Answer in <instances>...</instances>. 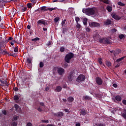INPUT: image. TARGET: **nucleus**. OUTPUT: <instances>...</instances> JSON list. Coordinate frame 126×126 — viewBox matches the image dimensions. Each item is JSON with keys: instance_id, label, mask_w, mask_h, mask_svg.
Segmentation results:
<instances>
[{"instance_id": "nucleus-1", "label": "nucleus", "mask_w": 126, "mask_h": 126, "mask_svg": "<svg viewBox=\"0 0 126 126\" xmlns=\"http://www.w3.org/2000/svg\"><path fill=\"white\" fill-rule=\"evenodd\" d=\"M83 13H85L87 15H94L95 14V8H88L83 9Z\"/></svg>"}, {"instance_id": "nucleus-2", "label": "nucleus", "mask_w": 126, "mask_h": 126, "mask_svg": "<svg viewBox=\"0 0 126 126\" xmlns=\"http://www.w3.org/2000/svg\"><path fill=\"white\" fill-rule=\"evenodd\" d=\"M74 57V54L72 52H69L66 54L64 57V62L67 63H70V60L73 59Z\"/></svg>"}, {"instance_id": "nucleus-3", "label": "nucleus", "mask_w": 126, "mask_h": 126, "mask_svg": "<svg viewBox=\"0 0 126 126\" xmlns=\"http://www.w3.org/2000/svg\"><path fill=\"white\" fill-rule=\"evenodd\" d=\"M99 42L102 44H106L107 45H111L112 44V40L106 37L100 38Z\"/></svg>"}, {"instance_id": "nucleus-4", "label": "nucleus", "mask_w": 126, "mask_h": 126, "mask_svg": "<svg viewBox=\"0 0 126 126\" xmlns=\"http://www.w3.org/2000/svg\"><path fill=\"white\" fill-rule=\"evenodd\" d=\"M47 24H48V23L47 22V21L45 19L39 20L36 23V25L37 26H41V25H42L43 26H46Z\"/></svg>"}, {"instance_id": "nucleus-5", "label": "nucleus", "mask_w": 126, "mask_h": 126, "mask_svg": "<svg viewBox=\"0 0 126 126\" xmlns=\"http://www.w3.org/2000/svg\"><path fill=\"white\" fill-rule=\"evenodd\" d=\"M85 76L83 74H80L76 80L77 82H82V81H84L86 79Z\"/></svg>"}, {"instance_id": "nucleus-6", "label": "nucleus", "mask_w": 126, "mask_h": 126, "mask_svg": "<svg viewBox=\"0 0 126 126\" xmlns=\"http://www.w3.org/2000/svg\"><path fill=\"white\" fill-rule=\"evenodd\" d=\"M94 41L96 42H98V41H100V39H101V36L99 35V33L97 32H95L94 34Z\"/></svg>"}, {"instance_id": "nucleus-7", "label": "nucleus", "mask_w": 126, "mask_h": 126, "mask_svg": "<svg viewBox=\"0 0 126 126\" xmlns=\"http://www.w3.org/2000/svg\"><path fill=\"white\" fill-rule=\"evenodd\" d=\"M112 99L117 103V102H121L122 101V97L120 95H116L115 97H113L112 98Z\"/></svg>"}, {"instance_id": "nucleus-8", "label": "nucleus", "mask_w": 126, "mask_h": 126, "mask_svg": "<svg viewBox=\"0 0 126 126\" xmlns=\"http://www.w3.org/2000/svg\"><path fill=\"white\" fill-rule=\"evenodd\" d=\"M32 59L30 58H28L27 59V63L29 68H31V67H32Z\"/></svg>"}, {"instance_id": "nucleus-9", "label": "nucleus", "mask_w": 126, "mask_h": 126, "mask_svg": "<svg viewBox=\"0 0 126 126\" xmlns=\"http://www.w3.org/2000/svg\"><path fill=\"white\" fill-rule=\"evenodd\" d=\"M95 82L98 85H102L103 84V80L99 77L95 78Z\"/></svg>"}, {"instance_id": "nucleus-10", "label": "nucleus", "mask_w": 126, "mask_h": 126, "mask_svg": "<svg viewBox=\"0 0 126 126\" xmlns=\"http://www.w3.org/2000/svg\"><path fill=\"white\" fill-rule=\"evenodd\" d=\"M57 72L59 75H63L64 74V69L62 67L58 68Z\"/></svg>"}, {"instance_id": "nucleus-11", "label": "nucleus", "mask_w": 126, "mask_h": 126, "mask_svg": "<svg viewBox=\"0 0 126 126\" xmlns=\"http://www.w3.org/2000/svg\"><path fill=\"white\" fill-rule=\"evenodd\" d=\"M121 53H122V50H121V49H116L114 50L113 52L114 58H116V56H118V55L121 54Z\"/></svg>"}, {"instance_id": "nucleus-12", "label": "nucleus", "mask_w": 126, "mask_h": 126, "mask_svg": "<svg viewBox=\"0 0 126 126\" xmlns=\"http://www.w3.org/2000/svg\"><path fill=\"white\" fill-rule=\"evenodd\" d=\"M111 16L112 18L115 19V20H120L121 19V17L119 16V15H117L116 13H113L111 14Z\"/></svg>"}, {"instance_id": "nucleus-13", "label": "nucleus", "mask_w": 126, "mask_h": 126, "mask_svg": "<svg viewBox=\"0 0 126 126\" xmlns=\"http://www.w3.org/2000/svg\"><path fill=\"white\" fill-rule=\"evenodd\" d=\"M90 25L91 27H99V26H100V24H99V23L93 22H92Z\"/></svg>"}, {"instance_id": "nucleus-14", "label": "nucleus", "mask_w": 126, "mask_h": 126, "mask_svg": "<svg viewBox=\"0 0 126 126\" xmlns=\"http://www.w3.org/2000/svg\"><path fill=\"white\" fill-rule=\"evenodd\" d=\"M80 116H85L86 115V110L84 109H80Z\"/></svg>"}, {"instance_id": "nucleus-15", "label": "nucleus", "mask_w": 126, "mask_h": 126, "mask_svg": "<svg viewBox=\"0 0 126 126\" xmlns=\"http://www.w3.org/2000/svg\"><path fill=\"white\" fill-rule=\"evenodd\" d=\"M55 115L58 118H61V117H63V112H59L56 113H55Z\"/></svg>"}, {"instance_id": "nucleus-16", "label": "nucleus", "mask_w": 126, "mask_h": 126, "mask_svg": "<svg viewBox=\"0 0 126 126\" xmlns=\"http://www.w3.org/2000/svg\"><path fill=\"white\" fill-rule=\"evenodd\" d=\"M14 107L17 111V112H21V108L19 107V105H18L17 104H14Z\"/></svg>"}, {"instance_id": "nucleus-17", "label": "nucleus", "mask_w": 126, "mask_h": 126, "mask_svg": "<svg viewBox=\"0 0 126 126\" xmlns=\"http://www.w3.org/2000/svg\"><path fill=\"white\" fill-rule=\"evenodd\" d=\"M63 88H62V87L58 86L56 87V89H55V91L56 92H61V91H62Z\"/></svg>"}, {"instance_id": "nucleus-18", "label": "nucleus", "mask_w": 126, "mask_h": 126, "mask_svg": "<svg viewBox=\"0 0 126 126\" xmlns=\"http://www.w3.org/2000/svg\"><path fill=\"white\" fill-rule=\"evenodd\" d=\"M67 100L69 103H72L74 101V98L72 96H69L67 98Z\"/></svg>"}, {"instance_id": "nucleus-19", "label": "nucleus", "mask_w": 126, "mask_h": 126, "mask_svg": "<svg viewBox=\"0 0 126 126\" xmlns=\"http://www.w3.org/2000/svg\"><path fill=\"white\" fill-rule=\"evenodd\" d=\"M106 10L108 12H111L113 10V7L111 6L107 5L106 7Z\"/></svg>"}, {"instance_id": "nucleus-20", "label": "nucleus", "mask_w": 126, "mask_h": 126, "mask_svg": "<svg viewBox=\"0 0 126 126\" xmlns=\"http://www.w3.org/2000/svg\"><path fill=\"white\" fill-rule=\"evenodd\" d=\"M104 24L105 25H111V24H112V21L107 20L104 22Z\"/></svg>"}, {"instance_id": "nucleus-21", "label": "nucleus", "mask_w": 126, "mask_h": 126, "mask_svg": "<svg viewBox=\"0 0 126 126\" xmlns=\"http://www.w3.org/2000/svg\"><path fill=\"white\" fill-rule=\"evenodd\" d=\"M119 38L120 40H123V39H125L126 38V34H121L119 35Z\"/></svg>"}, {"instance_id": "nucleus-22", "label": "nucleus", "mask_w": 126, "mask_h": 126, "mask_svg": "<svg viewBox=\"0 0 126 126\" xmlns=\"http://www.w3.org/2000/svg\"><path fill=\"white\" fill-rule=\"evenodd\" d=\"M126 56H124L123 57H122L121 58H119L118 59H117L116 62L117 63H119V62H122V61H123V60H124V59H126Z\"/></svg>"}, {"instance_id": "nucleus-23", "label": "nucleus", "mask_w": 126, "mask_h": 126, "mask_svg": "<svg viewBox=\"0 0 126 126\" xmlns=\"http://www.w3.org/2000/svg\"><path fill=\"white\" fill-rule=\"evenodd\" d=\"M106 64L108 67H110V66H112V63H111V62L108 60L106 61Z\"/></svg>"}, {"instance_id": "nucleus-24", "label": "nucleus", "mask_w": 126, "mask_h": 126, "mask_svg": "<svg viewBox=\"0 0 126 126\" xmlns=\"http://www.w3.org/2000/svg\"><path fill=\"white\" fill-rule=\"evenodd\" d=\"M122 116L125 120H126V109L124 110V112L122 114Z\"/></svg>"}, {"instance_id": "nucleus-25", "label": "nucleus", "mask_w": 126, "mask_h": 126, "mask_svg": "<svg viewBox=\"0 0 126 126\" xmlns=\"http://www.w3.org/2000/svg\"><path fill=\"white\" fill-rule=\"evenodd\" d=\"M39 40L40 38L38 37L32 39V42H34L35 43H36V42H37V41H39Z\"/></svg>"}, {"instance_id": "nucleus-26", "label": "nucleus", "mask_w": 126, "mask_h": 126, "mask_svg": "<svg viewBox=\"0 0 126 126\" xmlns=\"http://www.w3.org/2000/svg\"><path fill=\"white\" fill-rule=\"evenodd\" d=\"M84 98L85 99V100H91L92 98H91V97L88 95H85L84 96Z\"/></svg>"}, {"instance_id": "nucleus-27", "label": "nucleus", "mask_w": 126, "mask_h": 126, "mask_svg": "<svg viewBox=\"0 0 126 126\" xmlns=\"http://www.w3.org/2000/svg\"><path fill=\"white\" fill-rule=\"evenodd\" d=\"M61 19L60 18V17H57L55 18H54V21L55 22V23H59V21Z\"/></svg>"}, {"instance_id": "nucleus-28", "label": "nucleus", "mask_w": 126, "mask_h": 126, "mask_svg": "<svg viewBox=\"0 0 126 126\" xmlns=\"http://www.w3.org/2000/svg\"><path fill=\"white\" fill-rule=\"evenodd\" d=\"M76 28L77 29H78V30L79 31L80 30V28H81V25H80V24H79V23H77V25L76 26Z\"/></svg>"}, {"instance_id": "nucleus-29", "label": "nucleus", "mask_w": 126, "mask_h": 126, "mask_svg": "<svg viewBox=\"0 0 126 126\" xmlns=\"http://www.w3.org/2000/svg\"><path fill=\"white\" fill-rule=\"evenodd\" d=\"M13 98L14 101H18V100H19V97H18V95H15Z\"/></svg>"}, {"instance_id": "nucleus-30", "label": "nucleus", "mask_w": 126, "mask_h": 126, "mask_svg": "<svg viewBox=\"0 0 126 126\" xmlns=\"http://www.w3.org/2000/svg\"><path fill=\"white\" fill-rule=\"evenodd\" d=\"M8 56H12V57H16L17 54L16 53H13V52H12V53L8 54Z\"/></svg>"}, {"instance_id": "nucleus-31", "label": "nucleus", "mask_w": 126, "mask_h": 126, "mask_svg": "<svg viewBox=\"0 0 126 126\" xmlns=\"http://www.w3.org/2000/svg\"><path fill=\"white\" fill-rule=\"evenodd\" d=\"M87 18H84L83 19V24L84 25H87Z\"/></svg>"}, {"instance_id": "nucleus-32", "label": "nucleus", "mask_w": 126, "mask_h": 126, "mask_svg": "<svg viewBox=\"0 0 126 126\" xmlns=\"http://www.w3.org/2000/svg\"><path fill=\"white\" fill-rule=\"evenodd\" d=\"M52 44L53 42L51 41H48V43L46 44V45L47 46V47H51Z\"/></svg>"}, {"instance_id": "nucleus-33", "label": "nucleus", "mask_w": 126, "mask_h": 126, "mask_svg": "<svg viewBox=\"0 0 126 126\" xmlns=\"http://www.w3.org/2000/svg\"><path fill=\"white\" fill-rule=\"evenodd\" d=\"M118 5H120V6H125L126 4L125 3L122 2L121 1H119L118 3Z\"/></svg>"}, {"instance_id": "nucleus-34", "label": "nucleus", "mask_w": 126, "mask_h": 126, "mask_svg": "<svg viewBox=\"0 0 126 126\" xmlns=\"http://www.w3.org/2000/svg\"><path fill=\"white\" fill-rule=\"evenodd\" d=\"M23 82H29V79L27 77H25L23 80Z\"/></svg>"}, {"instance_id": "nucleus-35", "label": "nucleus", "mask_w": 126, "mask_h": 126, "mask_svg": "<svg viewBox=\"0 0 126 126\" xmlns=\"http://www.w3.org/2000/svg\"><path fill=\"white\" fill-rule=\"evenodd\" d=\"M69 81H72V75L70 74L68 76Z\"/></svg>"}, {"instance_id": "nucleus-36", "label": "nucleus", "mask_w": 126, "mask_h": 126, "mask_svg": "<svg viewBox=\"0 0 126 126\" xmlns=\"http://www.w3.org/2000/svg\"><path fill=\"white\" fill-rule=\"evenodd\" d=\"M46 8H47V7H46V6H42L41 8V10H42V11L43 10L44 11H47V9H46Z\"/></svg>"}, {"instance_id": "nucleus-37", "label": "nucleus", "mask_w": 126, "mask_h": 126, "mask_svg": "<svg viewBox=\"0 0 126 126\" xmlns=\"http://www.w3.org/2000/svg\"><path fill=\"white\" fill-rule=\"evenodd\" d=\"M41 123H43V124H49V120H41Z\"/></svg>"}, {"instance_id": "nucleus-38", "label": "nucleus", "mask_w": 126, "mask_h": 126, "mask_svg": "<svg viewBox=\"0 0 126 126\" xmlns=\"http://www.w3.org/2000/svg\"><path fill=\"white\" fill-rule=\"evenodd\" d=\"M32 3H28L27 6H28V8H32Z\"/></svg>"}, {"instance_id": "nucleus-39", "label": "nucleus", "mask_w": 126, "mask_h": 126, "mask_svg": "<svg viewBox=\"0 0 126 126\" xmlns=\"http://www.w3.org/2000/svg\"><path fill=\"white\" fill-rule=\"evenodd\" d=\"M102 2L106 3V4H109V3H110V1H109V0H102Z\"/></svg>"}, {"instance_id": "nucleus-40", "label": "nucleus", "mask_w": 126, "mask_h": 126, "mask_svg": "<svg viewBox=\"0 0 126 126\" xmlns=\"http://www.w3.org/2000/svg\"><path fill=\"white\" fill-rule=\"evenodd\" d=\"M64 50H65V48H64V47H63V46L61 47L60 49V51L62 53H63V52H64Z\"/></svg>"}, {"instance_id": "nucleus-41", "label": "nucleus", "mask_w": 126, "mask_h": 126, "mask_svg": "<svg viewBox=\"0 0 126 126\" xmlns=\"http://www.w3.org/2000/svg\"><path fill=\"white\" fill-rule=\"evenodd\" d=\"M18 118H19V117L17 116H14L13 117V120L14 121H17V120H18Z\"/></svg>"}, {"instance_id": "nucleus-42", "label": "nucleus", "mask_w": 126, "mask_h": 126, "mask_svg": "<svg viewBox=\"0 0 126 126\" xmlns=\"http://www.w3.org/2000/svg\"><path fill=\"white\" fill-rule=\"evenodd\" d=\"M44 67V63L43 62H41L39 63V67L42 68Z\"/></svg>"}, {"instance_id": "nucleus-43", "label": "nucleus", "mask_w": 126, "mask_h": 126, "mask_svg": "<svg viewBox=\"0 0 126 126\" xmlns=\"http://www.w3.org/2000/svg\"><path fill=\"white\" fill-rule=\"evenodd\" d=\"M14 52L15 53H18V46H16L14 48Z\"/></svg>"}, {"instance_id": "nucleus-44", "label": "nucleus", "mask_w": 126, "mask_h": 126, "mask_svg": "<svg viewBox=\"0 0 126 126\" xmlns=\"http://www.w3.org/2000/svg\"><path fill=\"white\" fill-rule=\"evenodd\" d=\"M47 10H49V11H53V10H56L55 8H48L47 9Z\"/></svg>"}, {"instance_id": "nucleus-45", "label": "nucleus", "mask_w": 126, "mask_h": 126, "mask_svg": "<svg viewBox=\"0 0 126 126\" xmlns=\"http://www.w3.org/2000/svg\"><path fill=\"white\" fill-rule=\"evenodd\" d=\"M79 20H80V19L79 18V17H76L75 21L76 22V23H78V22H79Z\"/></svg>"}, {"instance_id": "nucleus-46", "label": "nucleus", "mask_w": 126, "mask_h": 126, "mask_svg": "<svg viewBox=\"0 0 126 126\" xmlns=\"http://www.w3.org/2000/svg\"><path fill=\"white\" fill-rule=\"evenodd\" d=\"M98 61L100 64H102L103 63V62H102V58H98Z\"/></svg>"}, {"instance_id": "nucleus-47", "label": "nucleus", "mask_w": 126, "mask_h": 126, "mask_svg": "<svg viewBox=\"0 0 126 126\" xmlns=\"http://www.w3.org/2000/svg\"><path fill=\"white\" fill-rule=\"evenodd\" d=\"M65 22H66V20L64 19L63 21H62V26H64V24H65Z\"/></svg>"}, {"instance_id": "nucleus-48", "label": "nucleus", "mask_w": 126, "mask_h": 126, "mask_svg": "<svg viewBox=\"0 0 126 126\" xmlns=\"http://www.w3.org/2000/svg\"><path fill=\"white\" fill-rule=\"evenodd\" d=\"M0 46H2V47L4 46V40L1 41Z\"/></svg>"}, {"instance_id": "nucleus-49", "label": "nucleus", "mask_w": 126, "mask_h": 126, "mask_svg": "<svg viewBox=\"0 0 126 126\" xmlns=\"http://www.w3.org/2000/svg\"><path fill=\"white\" fill-rule=\"evenodd\" d=\"M27 10V8H22V12H24V11H26V10Z\"/></svg>"}, {"instance_id": "nucleus-50", "label": "nucleus", "mask_w": 126, "mask_h": 126, "mask_svg": "<svg viewBox=\"0 0 126 126\" xmlns=\"http://www.w3.org/2000/svg\"><path fill=\"white\" fill-rule=\"evenodd\" d=\"M2 113L3 115H6V114H7V112L6 111V110H3L2 111Z\"/></svg>"}, {"instance_id": "nucleus-51", "label": "nucleus", "mask_w": 126, "mask_h": 126, "mask_svg": "<svg viewBox=\"0 0 126 126\" xmlns=\"http://www.w3.org/2000/svg\"><path fill=\"white\" fill-rule=\"evenodd\" d=\"M98 126H106V124L105 123H100L98 124Z\"/></svg>"}, {"instance_id": "nucleus-52", "label": "nucleus", "mask_w": 126, "mask_h": 126, "mask_svg": "<svg viewBox=\"0 0 126 126\" xmlns=\"http://www.w3.org/2000/svg\"><path fill=\"white\" fill-rule=\"evenodd\" d=\"M86 30L87 32H90V28L89 27L86 28Z\"/></svg>"}, {"instance_id": "nucleus-53", "label": "nucleus", "mask_w": 126, "mask_h": 126, "mask_svg": "<svg viewBox=\"0 0 126 126\" xmlns=\"http://www.w3.org/2000/svg\"><path fill=\"white\" fill-rule=\"evenodd\" d=\"M37 111H38V112H42V111H43V109H42V108L39 107L37 108Z\"/></svg>"}, {"instance_id": "nucleus-54", "label": "nucleus", "mask_w": 126, "mask_h": 126, "mask_svg": "<svg viewBox=\"0 0 126 126\" xmlns=\"http://www.w3.org/2000/svg\"><path fill=\"white\" fill-rule=\"evenodd\" d=\"M120 65H121V64L120 63H118L115 65V67H120Z\"/></svg>"}, {"instance_id": "nucleus-55", "label": "nucleus", "mask_w": 126, "mask_h": 126, "mask_svg": "<svg viewBox=\"0 0 126 126\" xmlns=\"http://www.w3.org/2000/svg\"><path fill=\"white\" fill-rule=\"evenodd\" d=\"M67 88V85L66 84H63V88Z\"/></svg>"}, {"instance_id": "nucleus-56", "label": "nucleus", "mask_w": 126, "mask_h": 126, "mask_svg": "<svg viewBox=\"0 0 126 126\" xmlns=\"http://www.w3.org/2000/svg\"><path fill=\"white\" fill-rule=\"evenodd\" d=\"M12 126H17V123L16 122H13Z\"/></svg>"}, {"instance_id": "nucleus-57", "label": "nucleus", "mask_w": 126, "mask_h": 126, "mask_svg": "<svg viewBox=\"0 0 126 126\" xmlns=\"http://www.w3.org/2000/svg\"><path fill=\"white\" fill-rule=\"evenodd\" d=\"M14 91H15V92L18 91V90H19L18 88H17V87H15V88H14Z\"/></svg>"}, {"instance_id": "nucleus-58", "label": "nucleus", "mask_w": 126, "mask_h": 126, "mask_svg": "<svg viewBox=\"0 0 126 126\" xmlns=\"http://www.w3.org/2000/svg\"><path fill=\"white\" fill-rule=\"evenodd\" d=\"M113 87H114L115 88H117V87H118V85H117V84H113Z\"/></svg>"}, {"instance_id": "nucleus-59", "label": "nucleus", "mask_w": 126, "mask_h": 126, "mask_svg": "<svg viewBox=\"0 0 126 126\" xmlns=\"http://www.w3.org/2000/svg\"><path fill=\"white\" fill-rule=\"evenodd\" d=\"M40 106H42V107H44L45 106V104H44L43 102H40Z\"/></svg>"}, {"instance_id": "nucleus-60", "label": "nucleus", "mask_w": 126, "mask_h": 126, "mask_svg": "<svg viewBox=\"0 0 126 126\" xmlns=\"http://www.w3.org/2000/svg\"><path fill=\"white\" fill-rule=\"evenodd\" d=\"M12 40H13V38L11 36H10L8 37V40L9 41H12Z\"/></svg>"}, {"instance_id": "nucleus-61", "label": "nucleus", "mask_w": 126, "mask_h": 126, "mask_svg": "<svg viewBox=\"0 0 126 126\" xmlns=\"http://www.w3.org/2000/svg\"><path fill=\"white\" fill-rule=\"evenodd\" d=\"M1 47H2V46H0V54H2V51H3V50L1 49Z\"/></svg>"}, {"instance_id": "nucleus-62", "label": "nucleus", "mask_w": 126, "mask_h": 126, "mask_svg": "<svg viewBox=\"0 0 126 126\" xmlns=\"http://www.w3.org/2000/svg\"><path fill=\"white\" fill-rule=\"evenodd\" d=\"M26 126H32V124H31V123H27Z\"/></svg>"}, {"instance_id": "nucleus-63", "label": "nucleus", "mask_w": 126, "mask_h": 126, "mask_svg": "<svg viewBox=\"0 0 126 126\" xmlns=\"http://www.w3.org/2000/svg\"><path fill=\"white\" fill-rule=\"evenodd\" d=\"M48 90H50V88H49V87H47L45 88V91H48Z\"/></svg>"}, {"instance_id": "nucleus-64", "label": "nucleus", "mask_w": 126, "mask_h": 126, "mask_svg": "<svg viewBox=\"0 0 126 126\" xmlns=\"http://www.w3.org/2000/svg\"><path fill=\"white\" fill-rule=\"evenodd\" d=\"M76 126H80V123H78L76 124Z\"/></svg>"}]
</instances>
